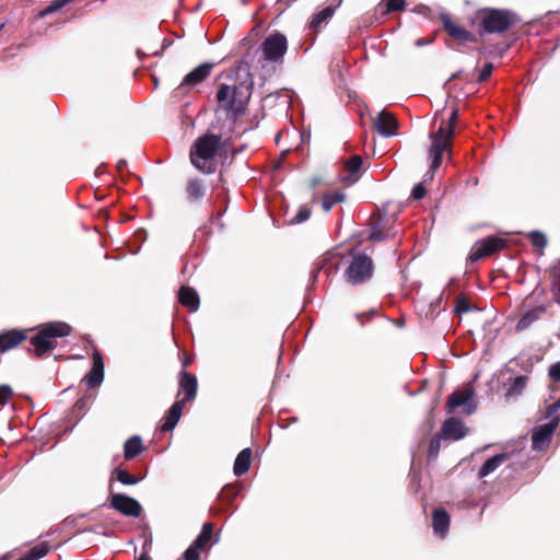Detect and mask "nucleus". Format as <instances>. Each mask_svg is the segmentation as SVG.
I'll use <instances>...</instances> for the list:
<instances>
[{"label":"nucleus","mask_w":560,"mask_h":560,"mask_svg":"<svg viewBox=\"0 0 560 560\" xmlns=\"http://www.w3.org/2000/svg\"><path fill=\"white\" fill-rule=\"evenodd\" d=\"M187 195H188V198L191 201H199V200H201L203 198V196H205L203 183L200 179H198V178H194V179L188 180V183H187Z\"/></svg>","instance_id":"nucleus-30"},{"label":"nucleus","mask_w":560,"mask_h":560,"mask_svg":"<svg viewBox=\"0 0 560 560\" xmlns=\"http://www.w3.org/2000/svg\"><path fill=\"white\" fill-rule=\"evenodd\" d=\"M468 428L456 418H447L441 427L440 434L445 441H458L466 436Z\"/></svg>","instance_id":"nucleus-13"},{"label":"nucleus","mask_w":560,"mask_h":560,"mask_svg":"<svg viewBox=\"0 0 560 560\" xmlns=\"http://www.w3.org/2000/svg\"><path fill=\"white\" fill-rule=\"evenodd\" d=\"M547 311L545 305H538L524 313L516 324V330H524L537 322Z\"/></svg>","instance_id":"nucleus-24"},{"label":"nucleus","mask_w":560,"mask_h":560,"mask_svg":"<svg viewBox=\"0 0 560 560\" xmlns=\"http://www.w3.org/2000/svg\"><path fill=\"white\" fill-rule=\"evenodd\" d=\"M506 241L498 236H489L475 243L472 246L469 259L475 262L483 257L490 256L495 252L504 248Z\"/></svg>","instance_id":"nucleus-9"},{"label":"nucleus","mask_w":560,"mask_h":560,"mask_svg":"<svg viewBox=\"0 0 560 560\" xmlns=\"http://www.w3.org/2000/svg\"><path fill=\"white\" fill-rule=\"evenodd\" d=\"M213 528L214 526L212 523H205L202 525L201 532L199 533V535L196 537L191 545L194 547H197L198 549H205L212 537Z\"/></svg>","instance_id":"nucleus-29"},{"label":"nucleus","mask_w":560,"mask_h":560,"mask_svg":"<svg viewBox=\"0 0 560 560\" xmlns=\"http://www.w3.org/2000/svg\"><path fill=\"white\" fill-rule=\"evenodd\" d=\"M492 70H493V65L491 62H487L482 67L481 71H480V73L478 75V82L486 81L491 75Z\"/></svg>","instance_id":"nucleus-44"},{"label":"nucleus","mask_w":560,"mask_h":560,"mask_svg":"<svg viewBox=\"0 0 560 560\" xmlns=\"http://www.w3.org/2000/svg\"><path fill=\"white\" fill-rule=\"evenodd\" d=\"M373 124L377 132L386 138L395 136L398 128L396 117L386 109H383L377 114Z\"/></svg>","instance_id":"nucleus-14"},{"label":"nucleus","mask_w":560,"mask_h":560,"mask_svg":"<svg viewBox=\"0 0 560 560\" xmlns=\"http://www.w3.org/2000/svg\"><path fill=\"white\" fill-rule=\"evenodd\" d=\"M474 389L465 388L464 390L453 392L446 401V411L452 413L456 408L463 407L465 415H471L476 410V404L474 402Z\"/></svg>","instance_id":"nucleus-10"},{"label":"nucleus","mask_w":560,"mask_h":560,"mask_svg":"<svg viewBox=\"0 0 560 560\" xmlns=\"http://www.w3.org/2000/svg\"><path fill=\"white\" fill-rule=\"evenodd\" d=\"M481 26L486 33H503L513 24L514 14L509 10L486 8L479 11Z\"/></svg>","instance_id":"nucleus-7"},{"label":"nucleus","mask_w":560,"mask_h":560,"mask_svg":"<svg viewBox=\"0 0 560 560\" xmlns=\"http://www.w3.org/2000/svg\"><path fill=\"white\" fill-rule=\"evenodd\" d=\"M442 22L450 36L460 40H475V36L465 28L456 25L447 14L442 15Z\"/></svg>","instance_id":"nucleus-22"},{"label":"nucleus","mask_w":560,"mask_h":560,"mask_svg":"<svg viewBox=\"0 0 560 560\" xmlns=\"http://www.w3.org/2000/svg\"><path fill=\"white\" fill-rule=\"evenodd\" d=\"M110 506L122 515L132 517L140 516L142 511L140 503L136 499L121 493L110 494Z\"/></svg>","instance_id":"nucleus-12"},{"label":"nucleus","mask_w":560,"mask_h":560,"mask_svg":"<svg viewBox=\"0 0 560 560\" xmlns=\"http://www.w3.org/2000/svg\"><path fill=\"white\" fill-rule=\"evenodd\" d=\"M125 165H126V161H125V160H120V161L118 162V164H117V167H118L119 170H122V167H124Z\"/></svg>","instance_id":"nucleus-49"},{"label":"nucleus","mask_w":560,"mask_h":560,"mask_svg":"<svg viewBox=\"0 0 560 560\" xmlns=\"http://www.w3.org/2000/svg\"><path fill=\"white\" fill-rule=\"evenodd\" d=\"M311 217V210L306 206L300 207L298 213L291 219V223L299 224L305 222Z\"/></svg>","instance_id":"nucleus-40"},{"label":"nucleus","mask_w":560,"mask_h":560,"mask_svg":"<svg viewBox=\"0 0 560 560\" xmlns=\"http://www.w3.org/2000/svg\"><path fill=\"white\" fill-rule=\"evenodd\" d=\"M363 160L360 155H353L343 163L342 174L340 180L346 185H353L361 176L360 170L362 167Z\"/></svg>","instance_id":"nucleus-15"},{"label":"nucleus","mask_w":560,"mask_h":560,"mask_svg":"<svg viewBox=\"0 0 560 560\" xmlns=\"http://www.w3.org/2000/svg\"><path fill=\"white\" fill-rule=\"evenodd\" d=\"M136 560H152V559L148 552H143Z\"/></svg>","instance_id":"nucleus-48"},{"label":"nucleus","mask_w":560,"mask_h":560,"mask_svg":"<svg viewBox=\"0 0 560 560\" xmlns=\"http://www.w3.org/2000/svg\"><path fill=\"white\" fill-rule=\"evenodd\" d=\"M441 440H443V438L440 433L431 439L429 445V458L434 459L438 457L441 448Z\"/></svg>","instance_id":"nucleus-38"},{"label":"nucleus","mask_w":560,"mask_h":560,"mask_svg":"<svg viewBox=\"0 0 560 560\" xmlns=\"http://www.w3.org/2000/svg\"><path fill=\"white\" fill-rule=\"evenodd\" d=\"M450 515L445 509L439 508L432 512V528L433 533L439 538H444L450 528Z\"/></svg>","instance_id":"nucleus-17"},{"label":"nucleus","mask_w":560,"mask_h":560,"mask_svg":"<svg viewBox=\"0 0 560 560\" xmlns=\"http://www.w3.org/2000/svg\"><path fill=\"white\" fill-rule=\"evenodd\" d=\"M252 460V450L246 447L242 450L235 458L233 465V474L241 477L249 470Z\"/></svg>","instance_id":"nucleus-26"},{"label":"nucleus","mask_w":560,"mask_h":560,"mask_svg":"<svg viewBox=\"0 0 560 560\" xmlns=\"http://www.w3.org/2000/svg\"><path fill=\"white\" fill-rule=\"evenodd\" d=\"M179 387L184 393L185 397L183 400L190 401L195 399L197 394V378L195 375L188 373L187 371L180 372L179 377Z\"/></svg>","instance_id":"nucleus-20"},{"label":"nucleus","mask_w":560,"mask_h":560,"mask_svg":"<svg viewBox=\"0 0 560 560\" xmlns=\"http://www.w3.org/2000/svg\"><path fill=\"white\" fill-rule=\"evenodd\" d=\"M288 50L287 37L281 33L270 34L265 38L260 46V61L266 65H281Z\"/></svg>","instance_id":"nucleus-6"},{"label":"nucleus","mask_w":560,"mask_h":560,"mask_svg":"<svg viewBox=\"0 0 560 560\" xmlns=\"http://www.w3.org/2000/svg\"><path fill=\"white\" fill-rule=\"evenodd\" d=\"M549 376L553 382H560V362H557L550 366Z\"/></svg>","instance_id":"nucleus-46"},{"label":"nucleus","mask_w":560,"mask_h":560,"mask_svg":"<svg viewBox=\"0 0 560 560\" xmlns=\"http://www.w3.org/2000/svg\"><path fill=\"white\" fill-rule=\"evenodd\" d=\"M26 339V331L11 329L0 334V352H7Z\"/></svg>","instance_id":"nucleus-18"},{"label":"nucleus","mask_w":560,"mask_h":560,"mask_svg":"<svg viewBox=\"0 0 560 560\" xmlns=\"http://www.w3.org/2000/svg\"><path fill=\"white\" fill-rule=\"evenodd\" d=\"M178 301L189 307L190 312H196L199 308L200 300L197 291L190 287L183 285L178 291Z\"/></svg>","instance_id":"nucleus-23"},{"label":"nucleus","mask_w":560,"mask_h":560,"mask_svg":"<svg viewBox=\"0 0 560 560\" xmlns=\"http://www.w3.org/2000/svg\"><path fill=\"white\" fill-rule=\"evenodd\" d=\"M214 63L203 62L187 73L179 85L174 90V95L185 94L189 92L194 86L205 81L211 73Z\"/></svg>","instance_id":"nucleus-8"},{"label":"nucleus","mask_w":560,"mask_h":560,"mask_svg":"<svg viewBox=\"0 0 560 560\" xmlns=\"http://www.w3.org/2000/svg\"><path fill=\"white\" fill-rule=\"evenodd\" d=\"M71 327L63 322H50L42 325L36 335L31 338L34 353L37 358L44 357L56 347L55 339L69 336Z\"/></svg>","instance_id":"nucleus-4"},{"label":"nucleus","mask_w":560,"mask_h":560,"mask_svg":"<svg viewBox=\"0 0 560 560\" xmlns=\"http://www.w3.org/2000/svg\"><path fill=\"white\" fill-rule=\"evenodd\" d=\"M93 365L91 371L84 377L90 388L100 387L104 381V361L98 351H94L92 355Z\"/></svg>","instance_id":"nucleus-16"},{"label":"nucleus","mask_w":560,"mask_h":560,"mask_svg":"<svg viewBox=\"0 0 560 560\" xmlns=\"http://www.w3.org/2000/svg\"><path fill=\"white\" fill-rule=\"evenodd\" d=\"M416 44H417L418 46H420V45H422V42L419 39V40H417V43H416Z\"/></svg>","instance_id":"nucleus-51"},{"label":"nucleus","mask_w":560,"mask_h":560,"mask_svg":"<svg viewBox=\"0 0 560 560\" xmlns=\"http://www.w3.org/2000/svg\"><path fill=\"white\" fill-rule=\"evenodd\" d=\"M470 308H471V306H470L469 302L466 300V298L465 296H460L456 301V305H455L454 312L456 314H463V313L469 312Z\"/></svg>","instance_id":"nucleus-41"},{"label":"nucleus","mask_w":560,"mask_h":560,"mask_svg":"<svg viewBox=\"0 0 560 560\" xmlns=\"http://www.w3.org/2000/svg\"><path fill=\"white\" fill-rule=\"evenodd\" d=\"M551 291L555 302L560 305V260L552 268Z\"/></svg>","instance_id":"nucleus-35"},{"label":"nucleus","mask_w":560,"mask_h":560,"mask_svg":"<svg viewBox=\"0 0 560 560\" xmlns=\"http://www.w3.org/2000/svg\"><path fill=\"white\" fill-rule=\"evenodd\" d=\"M509 454L501 453L488 458L478 471V478L482 479L494 472L502 464L509 459Z\"/></svg>","instance_id":"nucleus-25"},{"label":"nucleus","mask_w":560,"mask_h":560,"mask_svg":"<svg viewBox=\"0 0 560 560\" xmlns=\"http://www.w3.org/2000/svg\"><path fill=\"white\" fill-rule=\"evenodd\" d=\"M221 144V136L205 135L199 137L190 149L192 165L203 174L214 173L217 168L215 155Z\"/></svg>","instance_id":"nucleus-2"},{"label":"nucleus","mask_w":560,"mask_h":560,"mask_svg":"<svg viewBox=\"0 0 560 560\" xmlns=\"http://www.w3.org/2000/svg\"><path fill=\"white\" fill-rule=\"evenodd\" d=\"M12 395L13 390L9 385H0V405H5Z\"/></svg>","instance_id":"nucleus-42"},{"label":"nucleus","mask_w":560,"mask_h":560,"mask_svg":"<svg viewBox=\"0 0 560 560\" xmlns=\"http://www.w3.org/2000/svg\"><path fill=\"white\" fill-rule=\"evenodd\" d=\"M112 477H115L120 483L125 486H135L141 480V478H137L130 475L127 470L120 467H116L113 470Z\"/></svg>","instance_id":"nucleus-32"},{"label":"nucleus","mask_w":560,"mask_h":560,"mask_svg":"<svg viewBox=\"0 0 560 560\" xmlns=\"http://www.w3.org/2000/svg\"><path fill=\"white\" fill-rule=\"evenodd\" d=\"M72 1L73 0H54L48 7L38 12V18L43 19L52 14Z\"/></svg>","instance_id":"nucleus-36"},{"label":"nucleus","mask_w":560,"mask_h":560,"mask_svg":"<svg viewBox=\"0 0 560 560\" xmlns=\"http://www.w3.org/2000/svg\"><path fill=\"white\" fill-rule=\"evenodd\" d=\"M142 451V439L139 435H132L124 443V457L126 460L136 458Z\"/></svg>","instance_id":"nucleus-28"},{"label":"nucleus","mask_w":560,"mask_h":560,"mask_svg":"<svg viewBox=\"0 0 560 560\" xmlns=\"http://www.w3.org/2000/svg\"><path fill=\"white\" fill-rule=\"evenodd\" d=\"M458 117V110L453 109L450 116V126L446 130L445 126H440L436 132H432L430 138L432 139V143L429 150V155L431 158L430 170L425 174V180L432 179L434 172L440 167L442 162V155L444 151H446L452 142V138L454 136V125L456 124Z\"/></svg>","instance_id":"nucleus-3"},{"label":"nucleus","mask_w":560,"mask_h":560,"mask_svg":"<svg viewBox=\"0 0 560 560\" xmlns=\"http://www.w3.org/2000/svg\"><path fill=\"white\" fill-rule=\"evenodd\" d=\"M201 549H198L197 547H194L190 545L184 552V559L185 560H200V552Z\"/></svg>","instance_id":"nucleus-43"},{"label":"nucleus","mask_w":560,"mask_h":560,"mask_svg":"<svg viewBox=\"0 0 560 560\" xmlns=\"http://www.w3.org/2000/svg\"><path fill=\"white\" fill-rule=\"evenodd\" d=\"M373 270V260L370 256L362 253L352 254L345 270V279L352 285L362 284L372 278Z\"/></svg>","instance_id":"nucleus-5"},{"label":"nucleus","mask_w":560,"mask_h":560,"mask_svg":"<svg viewBox=\"0 0 560 560\" xmlns=\"http://www.w3.org/2000/svg\"><path fill=\"white\" fill-rule=\"evenodd\" d=\"M559 424V417H553L547 423L537 427L532 434V447L534 451H542L550 442L555 430Z\"/></svg>","instance_id":"nucleus-11"},{"label":"nucleus","mask_w":560,"mask_h":560,"mask_svg":"<svg viewBox=\"0 0 560 560\" xmlns=\"http://www.w3.org/2000/svg\"><path fill=\"white\" fill-rule=\"evenodd\" d=\"M151 545H152L151 539H148L144 541V544H143V549L145 550L144 552L149 553V549L151 548Z\"/></svg>","instance_id":"nucleus-47"},{"label":"nucleus","mask_w":560,"mask_h":560,"mask_svg":"<svg viewBox=\"0 0 560 560\" xmlns=\"http://www.w3.org/2000/svg\"><path fill=\"white\" fill-rule=\"evenodd\" d=\"M345 198L346 195L342 191L326 194L323 197L322 207L325 212H328L335 205L342 202Z\"/></svg>","instance_id":"nucleus-33"},{"label":"nucleus","mask_w":560,"mask_h":560,"mask_svg":"<svg viewBox=\"0 0 560 560\" xmlns=\"http://www.w3.org/2000/svg\"><path fill=\"white\" fill-rule=\"evenodd\" d=\"M184 406L185 400H177L172 405L165 417L164 423L161 427L163 432L172 431L177 425L182 417Z\"/></svg>","instance_id":"nucleus-21"},{"label":"nucleus","mask_w":560,"mask_h":560,"mask_svg":"<svg viewBox=\"0 0 560 560\" xmlns=\"http://www.w3.org/2000/svg\"><path fill=\"white\" fill-rule=\"evenodd\" d=\"M50 551V546L47 541H40L39 544L32 547L26 556L30 560H39L44 558Z\"/></svg>","instance_id":"nucleus-34"},{"label":"nucleus","mask_w":560,"mask_h":560,"mask_svg":"<svg viewBox=\"0 0 560 560\" xmlns=\"http://www.w3.org/2000/svg\"><path fill=\"white\" fill-rule=\"evenodd\" d=\"M527 383L528 377L526 375H518L514 378H510L509 382L505 384V396L508 398H516L521 396L524 389L526 388Z\"/></svg>","instance_id":"nucleus-27"},{"label":"nucleus","mask_w":560,"mask_h":560,"mask_svg":"<svg viewBox=\"0 0 560 560\" xmlns=\"http://www.w3.org/2000/svg\"><path fill=\"white\" fill-rule=\"evenodd\" d=\"M389 222L385 218H378L371 228L370 240L384 241L394 237L397 231L388 226Z\"/></svg>","instance_id":"nucleus-19"},{"label":"nucleus","mask_w":560,"mask_h":560,"mask_svg":"<svg viewBox=\"0 0 560 560\" xmlns=\"http://www.w3.org/2000/svg\"><path fill=\"white\" fill-rule=\"evenodd\" d=\"M459 74H460V71H458V72L454 73V74L450 78V80H454V79L458 78V77H459Z\"/></svg>","instance_id":"nucleus-50"},{"label":"nucleus","mask_w":560,"mask_h":560,"mask_svg":"<svg viewBox=\"0 0 560 560\" xmlns=\"http://www.w3.org/2000/svg\"><path fill=\"white\" fill-rule=\"evenodd\" d=\"M228 77L233 81L231 84L221 83L215 98L218 109L225 113L226 118L234 124L238 116L245 112V103L250 97L254 80L248 63L238 62L233 67Z\"/></svg>","instance_id":"nucleus-1"},{"label":"nucleus","mask_w":560,"mask_h":560,"mask_svg":"<svg viewBox=\"0 0 560 560\" xmlns=\"http://www.w3.org/2000/svg\"><path fill=\"white\" fill-rule=\"evenodd\" d=\"M528 237L533 244V246L544 249L547 246V237L542 232L532 231L528 234Z\"/></svg>","instance_id":"nucleus-37"},{"label":"nucleus","mask_w":560,"mask_h":560,"mask_svg":"<svg viewBox=\"0 0 560 560\" xmlns=\"http://www.w3.org/2000/svg\"><path fill=\"white\" fill-rule=\"evenodd\" d=\"M335 10L331 7H326L322 11L317 12L311 23L310 27L314 30H319L323 25H325L334 15Z\"/></svg>","instance_id":"nucleus-31"},{"label":"nucleus","mask_w":560,"mask_h":560,"mask_svg":"<svg viewBox=\"0 0 560 560\" xmlns=\"http://www.w3.org/2000/svg\"><path fill=\"white\" fill-rule=\"evenodd\" d=\"M425 192H427V190L423 186V183H419L413 187V189L411 191V197L415 200H420L425 196Z\"/></svg>","instance_id":"nucleus-45"},{"label":"nucleus","mask_w":560,"mask_h":560,"mask_svg":"<svg viewBox=\"0 0 560 560\" xmlns=\"http://www.w3.org/2000/svg\"><path fill=\"white\" fill-rule=\"evenodd\" d=\"M406 2L405 0H387L386 8L382 11V14H386L393 11H402L405 9Z\"/></svg>","instance_id":"nucleus-39"}]
</instances>
